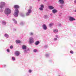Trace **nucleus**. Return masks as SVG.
<instances>
[{
    "label": "nucleus",
    "instance_id": "1",
    "mask_svg": "<svg viewBox=\"0 0 76 76\" xmlns=\"http://www.w3.org/2000/svg\"><path fill=\"white\" fill-rule=\"evenodd\" d=\"M19 7L18 5H15L14 6V9H16L15 10V12L13 14L14 16L15 17H18L19 15V10H18V9Z\"/></svg>",
    "mask_w": 76,
    "mask_h": 76
},
{
    "label": "nucleus",
    "instance_id": "2",
    "mask_svg": "<svg viewBox=\"0 0 76 76\" xmlns=\"http://www.w3.org/2000/svg\"><path fill=\"white\" fill-rule=\"evenodd\" d=\"M6 4V3L4 2H1L0 3V12L1 13H3V11H4V7H5V5Z\"/></svg>",
    "mask_w": 76,
    "mask_h": 76
},
{
    "label": "nucleus",
    "instance_id": "3",
    "mask_svg": "<svg viewBox=\"0 0 76 76\" xmlns=\"http://www.w3.org/2000/svg\"><path fill=\"white\" fill-rule=\"evenodd\" d=\"M4 13L6 15H9L11 13V10L9 8H6L5 10Z\"/></svg>",
    "mask_w": 76,
    "mask_h": 76
},
{
    "label": "nucleus",
    "instance_id": "4",
    "mask_svg": "<svg viewBox=\"0 0 76 76\" xmlns=\"http://www.w3.org/2000/svg\"><path fill=\"white\" fill-rule=\"evenodd\" d=\"M29 42L30 44H32L34 42V39L33 37H30L29 38Z\"/></svg>",
    "mask_w": 76,
    "mask_h": 76
},
{
    "label": "nucleus",
    "instance_id": "5",
    "mask_svg": "<svg viewBox=\"0 0 76 76\" xmlns=\"http://www.w3.org/2000/svg\"><path fill=\"white\" fill-rule=\"evenodd\" d=\"M69 20L70 21V22H73V20H76L74 18L72 17H69Z\"/></svg>",
    "mask_w": 76,
    "mask_h": 76
},
{
    "label": "nucleus",
    "instance_id": "6",
    "mask_svg": "<svg viewBox=\"0 0 76 76\" xmlns=\"http://www.w3.org/2000/svg\"><path fill=\"white\" fill-rule=\"evenodd\" d=\"M42 27L43 29L44 30H47V27L45 24H43L42 25Z\"/></svg>",
    "mask_w": 76,
    "mask_h": 76
},
{
    "label": "nucleus",
    "instance_id": "7",
    "mask_svg": "<svg viewBox=\"0 0 76 76\" xmlns=\"http://www.w3.org/2000/svg\"><path fill=\"white\" fill-rule=\"evenodd\" d=\"M58 2L61 4H63L64 3V1L63 0H59Z\"/></svg>",
    "mask_w": 76,
    "mask_h": 76
},
{
    "label": "nucleus",
    "instance_id": "8",
    "mask_svg": "<svg viewBox=\"0 0 76 76\" xmlns=\"http://www.w3.org/2000/svg\"><path fill=\"white\" fill-rule=\"evenodd\" d=\"M52 12L54 14H55V13H56L57 12V10L56 9H54L52 10Z\"/></svg>",
    "mask_w": 76,
    "mask_h": 76
},
{
    "label": "nucleus",
    "instance_id": "9",
    "mask_svg": "<svg viewBox=\"0 0 76 76\" xmlns=\"http://www.w3.org/2000/svg\"><path fill=\"white\" fill-rule=\"evenodd\" d=\"M15 54L16 56H19L20 54V52L19 51H16L15 52Z\"/></svg>",
    "mask_w": 76,
    "mask_h": 76
},
{
    "label": "nucleus",
    "instance_id": "10",
    "mask_svg": "<svg viewBox=\"0 0 76 76\" xmlns=\"http://www.w3.org/2000/svg\"><path fill=\"white\" fill-rule=\"evenodd\" d=\"M28 51H30L29 48H28L27 49L24 50V52L25 53H27Z\"/></svg>",
    "mask_w": 76,
    "mask_h": 76
},
{
    "label": "nucleus",
    "instance_id": "11",
    "mask_svg": "<svg viewBox=\"0 0 76 76\" xmlns=\"http://www.w3.org/2000/svg\"><path fill=\"white\" fill-rule=\"evenodd\" d=\"M31 9H32V7H30V9L28 10V12L31 13V12H32V10H31Z\"/></svg>",
    "mask_w": 76,
    "mask_h": 76
},
{
    "label": "nucleus",
    "instance_id": "12",
    "mask_svg": "<svg viewBox=\"0 0 76 76\" xmlns=\"http://www.w3.org/2000/svg\"><path fill=\"white\" fill-rule=\"evenodd\" d=\"M22 48L23 50H25L26 49V46L25 45H23L22 46Z\"/></svg>",
    "mask_w": 76,
    "mask_h": 76
},
{
    "label": "nucleus",
    "instance_id": "13",
    "mask_svg": "<svg viewBox=\"0 0 76 76\" xmlns=\"http://www.w3.org/2000/svg\"><path fill=\"white\" fill-rule=\"evenodd\" d=\"M40 43V42L38 41H37L35 42V44L36 45H38Z\"/></svg>",
    "mask_w": 76,
    "mask_h": 76
},
{
    "label": "nucleus",
    "instance_id": "14",
    "mask_svg": "<svg viewBox=\"0 0 76 76\" xmlns=\"http://www.w3.org/2000/svg\"><path fill=\"white\" fill-rule=\"evenodd\" d=\"M49 9L50 10H53L54 9V7L52 6H49L48 7Z\"/></svg>",
    "mask_w": 76,
    "mask_h": 76
},
{
    "label": "nucleus",
    "instance_id": "15",
    "mask_svg": "<svg viewBox=\"0 0 76 76\" xmlns=\"http://www.w3.org/2000/svg\"><path fill=\"white\" fill-rule=\"evenodd\" d=\"M12 20H13V22H14V23H15V24H17V21H16V20H15V19L13 18L12 19Z\"/></svg>",
    "mask_w": 76,
    "mask_h": 76
},
{
    "label": "nucleus",
    "instance_id": "16",
    "mask_svg": "<svg viewBox=\"0 0 76 76\" xmlns=\"http://www.w3.org/2000/svg\"><path fill=\"white\" fill-rule=\"evenodd\" d=\"M20 25L22 26H23V25H25V22L23 21L21 22L20 23Z\"/></svg>",
    "mask_w": 76,
    "mask_h": 76
},
{
    "label": "nucleus",
    "instance_id": "17",
    "mask_svg": "<svg viewBox=\"0 0 76 76\" xmlns=\"http://www.w3.org/2000/svg\"><path fill=\"white\" fill-rule=\"evenodd\" d=\"M53 32H55V33H56L58 32V30L57 29H54L53 30Z\"/></svg>",
    "mask_w": 76,
    "mask_h": 76
},
{
    "label": "nucleus",
    "instance_id": "18",
    "mask_svg": "<svg viewBox=\"0 0 76 76\" xmlns=\"http://www.w3.org/2000/svg\"><path fill=\"white\" fill-rule=\"evenodd\" d=\"M53 25H54V23H49V26L50 27H51L52 26H53Z\"/></svg>",
    "mask_w": 76,
    "mask_h": 76
},
{
    "label": "nucleus",
    "instance_id": "19",
    "mask_svg": "<svg viewBox=\"0 0 76 76\" xmlns=\"http://www.w3.org/2000/svg\"><path fill=\"white\" fill-rule=\"evenodd\" d=\"M4 36L6 38H9V36L7 34H4Z\"/></svg>",
    "mask_w": 76,
    "mask_h": 76
},
{
    "label": "nucleus",
    "instance_id": "20",
    "mask_svg": "<svg viewBox=\"0 0 76 76\" xmlns=\"http://www.w3.org/2000/svg\"><path fill=\"white\" fill-rule=\"evenodd\" d=\"M2 24L3 25H4L6 24V21H3L2 22Z\"/></svg>",
    "mask_w": 76,
    "mask_h": 76
},
{
    "label": "nucleus",
    "instance_id": "21",
    "mask_svg": "<svg viewBox=\"0 0 76 76\" xmlns=\"http://www.w3.org/2000/svg\"><path fill=\"white\" fill-rule=\"evenodd\" d=\"M16 42L17 44H19V43H20V41L18 40H17L16 41Z\"/></svg>",
    "mask_w": 76,
    "mask_h": 76
},
{
    "label": "nucleus",
    "instance_id": "22",
    "mask_svg": "<svg viewBox=\"0 0 76 76\" xmlns=\"http://www.w3.org/2000/svg\"><path fill=\"white\" fill-rule=\"evenodd\" d=\"M29 35H31V36H32V35H34V33L32 32H30L29 33Z\"/></svg>",
    "mask_w": 76,
    "mask_h": 76
},
{
    "label": "nucleus",
    "instance_id": "23",
    "mask_svg": "<svg viewBox=\"0 0 76 76\" xmlns=\"http://www.w3.org/2000/svg\"><path fill=\"white\" fill-rule=\"evenodd\" d=\"M30 14L31 13H29V12H27L26 13V16H29Z\"/></svg>",
    "mask_w": 76,
    "mask_h": 76
},
{
    "label": "nucleus",
    "instance_id": "24",
    "mask_svg": "<svg viewBox=\"0 0 76 76\" xmlns=\"http://www.w3.org/2000/svg\"><path fill=\"white\" fill-rule=\"evenodd\" d=\"M12 59L13 61H15V58L14 57H12Z\"/></svg>",
    "mask_w": 76,
    "mask_h": 76
},
{
    "label": "nucleus",
    "instance_id": "25",
    "mask_svg": "<svg viewBox=\"0 0 76 76\" xmlns=\"http://www.w3.org/2000/svg\"><path fill=\"white\" fill-rule=\"evenodd\" d=\"M40 7H42V8H44V6L42 4H41L40 5Z\"/></svg>",
    "mask_w": 76,
    "mask_h": 76
},
{
    "label": "nucleus",
    "instance_id": "26",
    "mask_svg": "<svg viewBox=\"0 0 76 76\" xmlns=\"http://www.w3.org/2000/svg\"><path fill=\"white\" fill-rule=\"evenodd\" d=\"M39 10H41V11H42V10H43V8L40 7L39 8Z\"/></svg>",
    "mask_w": 76,
    "mask_h": 76
},
{
    "label": "nucleus",
    "instance_id": "27",
    "mask_svg": "<svg viewBox=\"0 0 76 76\" xmlns=\"http://www.w3.org/2000/svg\"><path fill=\"white\" fill-rule=\"evenodd\" d=\"M55 37L57 38H60V36H59L58 35H56L55 36Z\"/></svg>",
    "mask_w": 76,
    "mask_h": 76
},
{
    "label": "nucleus",
    "instance_id": "28",
    "mask_svg": "<svg viewBox=\"0 0 76 76\" xmlns=\"http://www.w3.org/2000/svg\"><path fill=\"white\" fill-rule=\"evenodd\" d=\"M45 56L46 57H48V56H49V54H45Z\"/></svg>",
    "mask_w": 76,
    "mask_h": 76
},
{
    "label": "nucleus",
    "instance_id": "29",
    "mask_svg": "<svg viewBox=\"0 0 76 76\" xmlns=\"http://www.w3.org/2000/svg\"><path fill=\"white\" fill-rule=\"evenodd\" d=\"M20 15L21 16H22L23 17L24 16V14H22V13H21L20 14Z\"/></svg>",
    "mask_w": 76,
    "mask_h": 76
},
{
    "label": "nucleus",
    "instance_id": "30",
    "mask_svg": "<svg viewBox=\"0 0 76 76\" xmlns=\"http://www.w3.org/2000/svg\"><path fill=\"white\" fill-rule=\"evenodd\" d=\"M13 48V46L11 45L10 46V49H12Z\"/></svg>",
    "mask_w": 76,
    "mask_h": 76
},
{
    "label": "nucleus",
    "instance_id": "31",
    "mask_svg": "<svg viewBox=\"0 0 76 76\" xmlns=\"http://www.w3.org/2000/svg\"><path fill=\"white\" fill-rule=\"evenodd\" d=\"M7 51L8 53H9V52H10V50L9 49H7Z\"/></svg>",
    "mask_w": 76,
    "mask_h": 76
},
{
    "label": "nucleus",
    "instance_id": "32",
    "mask_svg": "<svg viewBox=\"0 0 76 76\" xmlns=\"http://www.w3.org/2000/svg\"><path fill=\"white\" fill-rule=\"evenodd\" d=\"M34 52H37V50L35 49L33 50Z\"/></svg>",
    "mask_w": 76,
    "mask_h": 76
},
{
    "label": "nucleus",
    "instance_id": "33",
    "mask_svg": "<svg viewBox=\"0 0 76 76\" xmlns=\"http://www.w3.org/2000/svg\"><path fill=\"white\" fill-rule=\"evenodd\" d=\"M54 41H57V38H55L53 39Z\"/></svg>",
    "mask_w": 76,
    "mask_h": 76
},
{
    "label": "nucleus",
    "instance_id": "34",
    "mask_svg": "<svg viewBox=\"0 0 76 76\" xmlns=\"http://www.w3.org/2000/svg\"><path fill=\"white\" fill-rule=\"evenodd\" d=\"M32 72V70H31V69H29L28 70V72L29 73H31Z\"/></svg>",
    "mask_w": 76,
    "mask_h": 76
},
{
    "label": "nucleus",
    "instance_id": "35",
    "mask_svg": "<svg viewBox=\"0 0 76 76\" xmlns=\"http://www.w3.org/2000/svg\"><path fill=\"white\" fill-rule=\"evenodd\" d=\"M44 18H45V19H47L48 18V17L47 15H44Z\"/></svg>",
    "mask_w": 76,
    "mask_h": 76
},
{
    "label": "nucleus",
    "instance_id": "36",
    "mask_svg": "<svg viewBox=\"0 0 76 76\" xmlns=\"http://www.w3.org/2000/svg\"><path fill=\"white\" fill-rule=\"evenodd\" d=\"M63 7V5H61L60 6V7L61 9H62Z\"/></svg>",
    "mask_w": 76,
    "mask_h": 76
},
{
    "label": "nucleus",
    "instance_id": "37",
    "mask_svg": "<svg viewBox=\"0 0 76 76\" xmlns=\"http://www.w3.org/2000/svg\"><path fill=\"white\" fill-rule=\"evenodd\" d=\"M70 53L71 54H73V51L72 50H71L70 51Z\"/></svg>",
    "mask_w": 76,
    "mask_h": 76
},
{
    "label": "nucleus",
    "instance_id": "38",
    "mask_svg": "<svg viewBox=\"0 0 76 76\" xmlns=\"http://www.w3.org/2000/svg\"><path fill=\"white\" fill-rule=\"evenodd\" d=\"M48 47V46L47 45H46L45 46V48H47Z\"/></svg>",
    "mask_w": 76,
    "mask_h": 76
},
{
    "label": "nucleus",
    "instance_id": "39",
    "mask_svg": "<svg viewBox=\"0 0 76 76\" xmlns=\"http://www.w3.org/2000/svg\"><path fill=\"white\" fill-rule=\"evenodd\" d=\"M6 66V65H3V67H5Z\"/></svg>",
    "mask_w": 76,
    "mask_h": 76
},
{
    "label": "nucleus",
    "instance_id": "40",
    "mask_svg": "<svg viewBox=\"0 0 76 76\" xmlns=\"http://www.w3.org/2000/svg\"><path fill=\"white\" fill-rule=\"evenodd\" d=\"M59 16H61V13H60L59 14Z\"/></svg>",
    "mask_w": 76,
    "mask_h": 76
},
{
    "label": "nucleus",
    "instance_id": "41",
    "mask_svg": "<svg viewBox=\"0 0 76 76\" xmlns=\"http://www.w3.org/2000/svg\"><path fill=\"white\" fill-rule=\"evenodd\" d=\"M74 2H75V3H76V0Z\"/></svg>",
    "mask_w": 76,
    "mask_h": 76
},
{
    "label": "nucleus",
    "instance_id": "42",
    "mask_svg": "<svg viewBox=\"0 0 76 76\" xmlns=\"http://www.w3.org/2000/svg\"><path fill=\"white\" fill-rule=\"evenodd\" d=\"M59 26H61V24H59Z\"/></svg>",
    "mask_w": 76,
    "mask_h": 76
},
{
    "label": "nucleus",
    "instance_id": "43",
    "mask_svg": "<svg viewBox=\"0 0 76 76\" xmlns=\"http://www.w3.org/2000/svg\"><path fill=\"white\" fill-rule=\"evenodd\" d=\"M16 29H14V31H16Z\"/></svg>",
    "mask_w": 76,
    "mask_h": 76
},
{
    "label": "nucleus",
    "instance_id": "44",
    "mask_svg": "<svg viewBox=\"0 0 76 76\" xmlns=\"http://www.w3.org/2000/svg\"><path fill=\"white\" fill-rule=\"evenodd\" d=\"M38 1H40V0H37Z\"/></svg>",
    "mask_w": 76,
    "mask_h": 76
},
{
    "label": "nucleus",
    "instance_id": "45",
    "mask_svg": "<svg viewBox=\"0 0 76 76\" xmlns=\"http://www.w3.org/2000/svg\"><path fill=\"white\" fill-rule=\"evenodd\" d=\"M75 12H76V10H75Z\"/></svg>",
    "mask_w": 76,
    "mask_h": 76
},
{
    "label": "nucleus",
    "instance_id": "46",
    "mask_svg": "<svg viewBox=\"0 0 76 76\" xmlns=\"http://www.w3.org/2000/svg\"><path fill=\"white\" fill-rule=\"evenodd\" d=\"M46 1L45 0H44V1Z\"/></svg>",
    "mask_w": 76,
    "mask_h": 76
}]
</instances>
